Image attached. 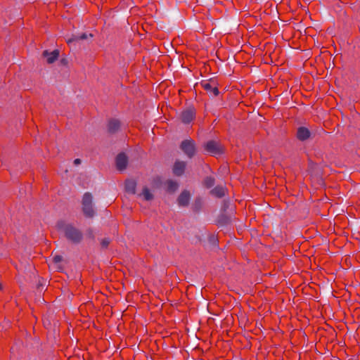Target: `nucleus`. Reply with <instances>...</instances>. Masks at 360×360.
<instances>
[{
  "instance_id": "obj_1",
  "label": "nucleus",
  "mask_w": 360,
  "mask_h": 360,
  "mask_svg": "<svg viewBox=\"0 0 360 360\" xmlns=\"http://www.w3.org/2000/svg\"><path fill=\"white\" fill-rule=\"evenodd\" d=\"M58 228L65 235V236L73 242H79L82 238V233L77 229L71 226L70 224H66L64 223H60Z\"/></svg>"
},
{
  "instance_id": "obj_2",
  "label": "nucleus",
  "mask_w": 360,
  "mask_h": 360,
  "mask_svg": "<svg viewBox=\"0 0 360 360\" xmlns=\"http://www.w3.org/2000/svg\"><path fill=\"white\" fill-rule=\"evenodd\" d=\"M92 195L89 193H86L82 198V210L84 215L87 217H92L94 215V210L92 205Z\"/></svg>"
},
{
  "instance_id": "obj_3",
  "label": "nucleus",
  "mask_w": 360,
  "mask_h": 360,
  "mask_svg": "<svg viewBox=\"0 0 360 360\" xmlns=\"http://www.w3.org/2000/svg\"><path fill=\"white\" fill-rule=\"evenodd\" d=\"M181 150L188 157L192 158L195 153V142L192 139H186L181 143Z\"/></svg>"
},
{
  "instance_id": "obj_4",
  "label": "nucleus",
  "mask_w": 360,
  "mask_h": 360,
  "mask_svg": "<svg viewBox=\"0 0 360 360\" xmlns=\"http://www.w3.org/2000/svg\"><path fill=\"white\" fill-rule=\"evenodd\" d=\"M205 148L207 152L212 155H218L221 153V149L219 143L214 141H210L205 145Z\"/></svg>"
},
{
  "instance_id": "obj_5",
  "label": "nucleus",
  "mask_w": 360,
  "mask_h": 360,
  "mask_svg": "<svg viewBox=\"0 0 360 360\" xmlns=\"http://www.w3.org/2000/svg\"><path fill=\"white\" fill-rule=\"evenodd\" d=\"M201 85L207 92H210L214 96L218 95L219 90L214 81H203L202 82Z\"/></svg>"
},
{
  "instance_id": "obj_6",
  "label": "nucleus",
  "mask_w": 360,
  "mask_h": 360,
  "mask_svg": "<svg viewBox=\"0 0 360 360\" xmlns=\"http://www.w3.org/2000/svg\"><path fill=\"white\" fill-rule=\"evenodd\" d=\"M195 112L194 109L189 108L183 111L181 114V120L185 124L190 123L195 117Z\"/></svg>"
},
{
  "instance_id": "obj_7",
  "label": "nucleus",
  "mask_w": 360,
  "mask_h": 360,
  "mask_svg": "<svg viewBox=\"0 0 360 360\" xmlns=\"http://www.w3.org/2000/svg\"><path fill=\"white\" fill-rule=\"evenodd\" d=\"M128 158L124 153H120L116 158V166L117 169L122 171L126 169Z\"/></svg>"
},
{
  "instance_id": "obj_8",
  "label": "nucleus",
  "mask_w": 360,
  "mask_h": 360,
  "mask_svg": "<svg viewBox=\"0 0 360 360\" xmlns=\"http://www.w3.org/2000/svg\"><path fill=\"white\" fill-rule=\"evenodd\" d=\"M311 135L310 131L304 127H300L297 130L296 136L300 141H304L307 140Z\"/></svg>"
},
{
  "instance_id": "obj_9",
  "label": "nucleus",
  "mask_w": 360,
  "mask_h": 360,
  "mask_svg": "<svg viewBox=\"0 0 360 360\" xmlns=\"http://www.w3.org/2000/svg\"><path fill=\"white\" fill-rule=\"evenodd\" d=\"M186 168V162L176 161L173 167V172L176 176H181L184 174Z\"/></svg>"
},
{
  "instance_id": "obj_10",
  "label": "nucleus",
  "mask_w": 360,
  "mask_h": 360,
  "mask_svg": "<svg viewBox=\"0 0 360 360\" xmlns=\"http://www.w3.org/2000/svg\"><path fill=\"white\" fill-rule=\"evenodd\" d=\"M43 56L46 58L49 63H53L58 57L59 51L54 50L52 52H48L47 51H44Z\"/></svg>"
},
{
  "instance_id": "obj_11",
  "label": "nucleus",
  "mask_w": 360,
  "mask_h": 360,
  "mask_svg": "<svg viewBox=\"0 0 360 360\" xmlns=\"http://www.w3.org/2000/svg\"><path fill=\"white\" fill-rule=\"evenodd\" d=\"M190 194L188 191H183L178 198V202L181 206H186L188 204Z\"/></svg>"
},
{
  "instance_id": "obj_12",
  "label": "nucleus",
  "mask_w": 360,
  "mask_h": 360,
  "mask_svg": "<svg viewBox=\"0 0 360 360\" xmlns=\"http://www.w3.org/2000/svg\"><path fill=\"white\" fill-rule=\"evenodd\" d=\"M120 127V122L117 120H112L108 125V131L111 133L117 131Z\"/></svg>"
},
{
  "instance_id": "obj_13",
  "label": "nucleus",
  "mask_w": 360,
  "mask_h": 360,
  "mask_svg": "<svg viewBox=\"0 0 360 360\" xmlns=\"http://www.w3.org/2000/svg\"><path fill=\"white\" fill-rule=\"evenodd\" d=\"M211 193L216 197L221 198L225 195L226 188L222 186H218L212 189Z\"/></svg>"
},
{
  "instance_id": "obj_14",
  "label": "nucleus",
  "mask_w": 360,
  "mask_h": 360,
  "mask_svg": "<svg viewBox=\"0 0 360 360\" xmlns=\"http://www.w3.org/2000/svg\"><path fill=\"white\" fill-rule=\"evenodd\" d=\"M125 189L131 193H135L136 183L134 181H127L125 183Z\"/></svg>"
},
{
  "instance_id": "obj_15",
  "label": "nucleus",
  "mask_w": 360,
  "mask_h": 360,
  "mask_svg": "<svg viewBox=\"0 0 360 360\" xmlns=\"http://www.w3.org/2000/svg\"><path fill=\"white\" fill-rule=\"evenodd\" d=\"M141 195L143 198L146 200H150L153 199V194L150 193L149 189L148 188H144L142 191V193H141Z\"/></svg>"
},
{
  "instance_id": "obj_16",
  "label": "nucleus",
  "mask_w": 360,
  "mask_h": 360,
  "mask_svg": "<svg viewBox=\"0 0 360 360\" xmlns=\"http://www.w3.org/2000/svg\"><path fill=\"white\" fill-rule=\"evenodd\" d=\"M167 187L169 191L173 192L177 189L178 184L176 181L170 180L167 182Z\"/></svg>"
},
{
  "instance_id": "obj_17",
  "label": "nucleus",
  "mask_w": 360,
  "mask_h": 360,
  "mask_svg": "<svg viewBox=\"0 0 360 360\" xmlns=\"http://www.w3.org/2000/svg\"><path fill=\"white\" fill-rule=\"evenodd\" d=\"M88 37V35L86 34H82L81 35H78V36H75L72 39H69L67 40V43L68 44H70L72 43L73 41H77V40H83V39H87Z\"/></svg>"
},
{
  "instance_id": "obj_18",
  "label": "nucleus",
  "mask_w": 360,
  "mask_h": 360,
  "mask_svg": "<svg viewBox=\"0 0 360 360\" xmlns=\"http://www.w3.org/2000/svg\"><path fill=\"white\" fill-rule=\"evenodd\" d=\"M205 184L207 188L212 187L214 184V179L211 176H208L205 179Z\"/></svg>"
},
{
  "instance_id": "obj_19",
  "label": "nucleus",
  "mask_w": 360,
  "mask_h": 360,
  "mask_svg": "<svg viewBox=\"0 0 360 360\" xmlns=\"http://www.w3.org/2000/svg\"><path fill=\"white\" fill-rule=\"evenodd\" d=\"M63 260V257L60 255H56L53 257V262L56 264Z\"/></svg>"
},
{
  "instance_id": "obj_20",
  "label": "nucleus",
  "mask_w": 360,
  "mask_h": 360,
  "mask_svg": "<svg viewBox=\"0 0 360 360\" xmlns=\"http://www.w3.org/2000/svg\"><path fill=\"white\" fill-rule=\"evenodd\" d=\"M80 162H81V160H80L79 159H75V160H74V163H75L76 165H77L80 164Z\"/></svg>"
},
{
  "instance_id": "obj_21",
  "label": "nucleus",
  "mask_w": 360,
  "mask_h": 360,
  "mask_svg": "<svg viewBox=\"0 0 360 360\" xmlns=\"http://www.w3.org/2000/svg\"><path fill=\"white\" fill-rule=\"evenodd\" d=\"M108 243H109L108 241H105V240H104V241L103 242V246H107V245H108Z\"/></svg>"
}]
</instances>
